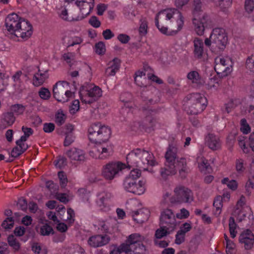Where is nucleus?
Listing matches in <instances>:
<instances>
[{"instance_id": "nucleus-60", "label": "nucleus", "mask_w": 254, "mask_h": 254, "mask_svg": "<svg viewBox=\"0 0 254 254\" xmlns=\"http://www.w3.org/2000/svg\"><path fill=\"white\" fill-rule=\"evenodd\" d=\"M22 130L24 132V135L21 137L23 139L27 140L33 132V129L31 128L25 127H22Z\"/></svg>"}, {"instance_id": "nucleus-14", "label": "nucleus", "mask_w": 254, "mask_h": 254, "mask_svg": "<svg viewBox=\"0 0 254 254\" xmlns=\"http://www.w3.org/2000/svg\"><path fill=\"white\" fill-rule=\"evenodd\" d=\"M229 63L230 61L228 59L221 57L215 58L214 69L220 77H225L231 72L232 66Z\"/></svg>"}, {"instance_id": "nucleus-61", "label": "nucleus", "mask_w": 254, "mask_h": 254, "mask_svg": "<svg viewBox=\"0 0 254 254\" xmlns=\"http://www.w3.org/2000/svg\"><path fill=\"white\" fill-rule=\"evenodd\" d=\"M75 139V136L74 134H70L65 135V139L64 140V144L65 146H68L73 143Z\"/></svg>"}, {"instance_id": "nucleus-58", "label": "nucleus", "mask_w": 254, "mask_h": 254, "mask_svg": "<svg viewBox=\"0 0 254 254\" xmlns=\"http://www.w3.org/2000/svg\"><path fill=\"white\" fill-rule=\"evenodd\" d=\"M201 11V2L200 0H194V9L193 11L194 16H197Z\"/></svg>"}, {"instance_id": "nucleus-35", "label": "nucleus", "mask_w": 254, "mask_h": 254, "mask_svg": "<svg viewBox=\"0 0 254 254\" xmlns=\"http://www.w3.org/2000/svg\"><path fill=\"white\" fill-rule=\"evenodd\" d=\"M222 198L221 196H217L213 202L214 214L216 216H218L221 213V208L222 207Z\"/></svg>"}, {"instance_id": "nucleus-46", "label": "nucleus", "mask_w": 254, "mask_h": 254, "mask_svg": "<svg viewBox=\"0 0 254 254\" xmlns=\"http://www.w3.org/2000/svg\"><path fill=\"white\" fill-rule=\"evenodd\" d=\"M78 194L84 202H88L89 200L90 194L89 191L85 189H80L78 190Z\"/></svg>"}, {"instance_id": "nucleus-31", "label": "nucleus", "mask_w": 254, "mask_h": 254, "mask_svg": "<svg viewBox=\"0 0 254 254\" xmlns=\"http://www.w3.org/2000/svg\"><path fill=\"white\" fill-rule=\"evenodd\" d=\"M187 78L190 82L196 86L202 85L203 83V80L196 71L189 72L187 74Z\"/></svg>"}, {"instance_id": "nucleus-63", "label": "nucleus", "mask_w": 254, "mask_h": 254, "mask_svg": "<svg viewBox=\"0 0 254 254\" xmlns=\"http://www.w3.org/2000/svg\"><path fill=\"white\" fill-rule=\"evenodd\" d=\"M55 126L52 123H46L43 124V130L46 133L52 132L55 129Z\"/></svg>"}, {"instance_id": "nucleus-36", "label": "nucleus", "mask_w": 254, "mask_h": 254, "mask_svg": "<svg viewBox=\"0 0 254 254\" xmlns=\"http://www.w3.org/2000/svg\"><path fill=\"white\" fill-rule=\"evenodd\" d=\"M8 245L11 247L15 252H18L20 249V244L13 235H9L7 239Z\"/></svg>"}, {"instance_id": "nucleus-52", "label": "nucleus", "mask_w": 254, "mask_h": 254, "mask_svg": "<svg viewBox=\"0 0 254 254\" xmlns=\"http://www.w3.org/2000/svg\"><path fill=\"white\" fill-rule=\"evenodd\" d=\"M218 85V79L215 77H211L209 78L205 84L206 88L209 89L216 87Z\"/></svg>"}, {"instance_id": "nucleus-10", "label": "nucleus", "mask_w": 254, "mask_h": 254, "mask_svg": "<svg viewBox=\"0 0 254 254\" xmlns=\"http://www.w3.org/2000/svg\"><path fill=\"white\" fill-rule=\"evenodd\" d=\"M210 38L212 41V47H216L218 49L223 50L227 44V36L223 28H215L213 29Z\"/></svg>"}, {"instance_id": "nucleus-55", "label": "nucleus", "mask_w": 254, "mask_h": 254, "mask_svg": "<svg viewBox=\"0 0 254 254\" xmlns=\"http://www.w3.org/2000/svg\"><path fill=\"white\" fill-rule=\"evenodd\" d=\"M106 51L105 46L103 42H100L95 45V52L98 55H103Z\"/></svg>"}, {"instance_id": "nucleus-48", "label": "nucleus", "mask_w": 254, "mask_h": 254, "mask_svg": "<svg viewBox=\"0 0 254 254\" xmlns=\"http://www.w3.org/2000/svg\"><path fill=\"white\" fill-rule=\"evenodd\" d=\"M226 243V252L227 254H234L236 245L234 242L230 240L225 242Z\"/></svg>"}, {"instance_id": "nucleus-2", "label": "nucleus", "mask_w": 254, "mask_h": 254, "mask_svg": "<svg viewBox=\"0 0 254 254\" xmlns=\"http://www.w3.org/2000/svg\"><path fill=\"white\" fill-rule=\"evenodd\" d=\"M177 152L178 148L176 146L169 145L165 156V165L160 170V174L163 180H167L169 176L175 175L177 171L182 177H185L188 172L186 159L184 158L177 159Z\"/></svg>"}, {"instance_id": "nucleus-8", "label": "nucleus", "mask_w": 254, "mask_h": 254, "mask_svg": "<svg viewBox=\"0 0 254 254\" xmlns=\"http://www.w3.org/2000/svg\"><path fill=\"white\" fill-rule=\"evenodd\" d=\"M69 88L68 82L61 81L57 82L53 87L54 97L59 102L64 103L68 101L73 94Z\"/></svg>"}, {"instance_id": "nucleus-11", "label": "nucleus", "mask_w": 254, "mask_h": 254, "mask_svg": "<svg viewBox=\"0 0 254 254\" xmlns=\"http://www.w3.org/2000/svg\"><path fill=\"white\" fill-rule=\"evenodd\" d=\"M160 221L161 226L169 230H174L177 226L175 215L169 208H165L161 210Z\"/></svg>"}, {"instance_id": "nucleus-32", "label": "nucleus", "mask_w": 254, "mask_h": 254, "mask_svg": "<svg viewBox=\"0 0 254 254\" xmlns=\"http://www.w3.org/2000/svg\"><path fill=\"white\" fill-rule=\"evenodd\" d=\"M196 161L198 164V167L201 172L206 174L209 173L211 170V167L208 164L207 161L203 157H198Z\"/></svg>"}, {"instance_id": "nucleus-25", "label": "nucleus", "mask_w": 254, "mask_h": 254, "mask_svg": "<svg viewBox=\"0 0 254 254\" xmlns=\"http://www.w3.org/2000/svg\"><path fill=\"white\" fill-rule=\"evenodd\" d=\"M208 20V16L204 14L201 19L195 17L193 19L192 23L194 26V30L198 35H202L204 31V23H206Z\"/></svg>"}, {"instance_id": "nucleus-26", "label": "nucleus", "mask_w": 254, "mask_h": 254, "mask_svg": "<svg viewBox=\"0 0 254 254\" xmlns=\"http://www.w3.org/2000/svg\"><path fill=\"white\" fill-rule=\"evenodd\" d=\"M120 60L117 58L109 62L105 69V75L107 76H114L120 68Z\"/></svg>"}, {"instance_id": "nucleus-51", "label": "nucleus", "mask_w": 254, "mask_h": 254, "mask_svg": "<svg viewBox=\"0 0 254 254\" xmlns=\"http://www.w3.org/2000/svg\"><path fill=\"white\" fill-rule=\"evenodd\" d=\"M14 220L12 217H7L2 223L1 226L5 229H10L13 227Z\"/></svg>"}, {"instance_id": "nucleus-64", "label": "nucleus", "mask_w": 254, "mask_h": 254, "mask_svg": "<svg viewBox=\"0 0 254 254\" xmlns=\"http://www.w3.org/2000/svg\"><path fill=\"white\" fill-rule=\"evenodd\" d=\"M89 23L94 28H98L101 25L100 21L95 16L91 17L89 20Z\"/></svg>"}, {"instance_id": "nucleus-62", "label": "nucleus", "mask_w": 254, "mask_h": 254, "mask_svg": "<svg viewBox=\"0 0 254 254\" xmlns=\"http://www.w3.org/2000/svg\"><path fill=\"white\" fill-rule=\"evenodd\" d=\"M26 140V139H23L22 137H20L19 139L16 141L17 146L24 151L26 150L28 147V145L25 143Z\"/></svg>"}, {"instance_id": "nucleus-59", "label": "nucleus", "mask_w": 254, "mask_h": 254, "mask_svg": "<svg viewBox=\"0 0 254 254\" xmlns=\"http://www.w3.org/2000/svg\"><path fill=\"white\" fill-rule=\"evenodd\" d=\"M58 177L60 180L61 186L64 188L67 183V179L66 175L63 172L61 171L58 173Z\"/></svg>"}, {"instance_id": "nucleus-7", "label": "nucleus", "mask_w": 254, "mask_h": 254, "mask_svg": "<svg viewBox=\"0 0 254 254\" xmlns=\"http://www.w3.org/2000/svg\"><path fill=\"white\" fill-rule=\"evenodd\" d=\"M207 99L202 95L195 93L190 95L188 113L191 115H197L201 113L207 105Z\"/></svg>"}, {"instance_id": "nucleus-20", "label": "nucleus", "mask_w": 254, "mask_h": 254, "mask_svg": "<svg viewBox=\"0 0 254 254\" xmlns=\"http://www.w3.org/2000/svg\"><path fill=\"white\" fill-rule=\"evenodd\" d=\"M110 237L106 235H96L90 237L88 240V244L93 248L102 247L108 244Z\"/></svg>"}, {"instance_id": "nucleus-57", "label": "nucleus", "mask_w": 254, "mask_h": 254, "mask_svg": "<svg viewBox=\"0 0 254 254\" xmlns=\"http://www.w3.org/2000/svg\"><path fill=\"white\" fill-rule=\"evenodd\" d=\"M245 9L248 13H251L254 9V0H245Z\"/></svg>"}, {"instance_id": "nucleus-38", "label": "nucleus", "mask_w": 254, "mask_h": 254, "mask_svg": "<svg viewBox=\"0 0 254 254\" xmlns=\"http://www.w3.org/2000/svg\"><path fill=\"white\" fill-rule=\"evenodd\" d=\"M246 193L250 195L252 189H254V173L251 172L249 179L245 185Z\"/></svg>"}, {"instance_id": "nucleus-13", "label": "nucleus", "mask_w": 254, "mask_h": 254, "mask_svg": "<svg viewBox=\"0 0 254 254\" xmlns=\"http://www.w3.org/2000/svg\"><path fill=\"white\" fill-rule=\"evenodd\" d=\"M246 203V197L241 195L236 204L234 213L239 221H242L245 219L247 214L252 213L251 208L247 205Z\"/></svg>"}, {"instance_id": "nucleus-3", "label": "nucleus", "mask_w": 254, "mask_h": 254, "mask_svg": "<svg viewBox=\"0 0 254 254\" xmlns=\"http://www.w3.org/2000/svg\"><path fill=\"white\" fill-rule=\"evenodd\" d=\"M126 159L127 166L129 168L137 167L146 170L148 165H155L153 154L144 149H133L127 155Z\"/></svg>"}, {"instance_id": "nucleus-47", "label": "nucleus", "mask_w": 254, "mask_h": 254, "mask_svg": "<svg viewBox=\"0 0 254 254\" xmlns=\"http://www.w3.org/2000/svg\"><path fill=\"white\" fill-rule=\"evenodd\" d=\"M140 169H134L132 170L126 178H129L131 180L136 181L141 176Z\"/></svg>"}, {"instance_id": "nucleus-53", "label": "nucleus", "mask_w": 254, "mask_h": 254, "mask_svg": "<svg viewBox=\"0 0 254 254\" xmlns=\"http://www.w3.org/2000/svg\"><path fill=\"white\" fill-rule=\"evenodd\" d=\"M246 68L250 71H253L254 70V56L249 57L246 62Z\"/></svg>"}, {"instance_id": "nucleus-29", "label": "nucleus", "mask_w": 254, "mask_h": 254, "mask_svg": "<svg viewBox=\"0 0 254 254\" xmlns=\"http://www.w3.org/2000/svg\"><path fill=\"white\" fill-rule=\"evenodd\" d=\"M0 119L4 128L5 129L13 125L15 122V118L13 113L8 112L3 113Z\"/></svg>"}, {"instance_id": "nucleus-23", "label": "nucleus", "mask_w": 254, "mask_h": 254, "mask_svg": "<svg viewBox=\"0 0 254 254\" xmlns=\"http://www.w3.org/2000/svg\"><path fill=\"white\" fill-rule=\"evenodd\" d=\"M76 4L79 7L82 14V16L80 18V19H82L90 13L94 6V0L78 1L76 2Z\"/></svg>"}, {"instance_id": "nucleus-4", "label": "nucleus", "mask_w": 254, "mask_h": 254, "mask_svg": "<svg viewBox=\"0 0 254 254\" xmlns=\"http://www.w3.org/2000/svg\"><path fill=\"white\" fill-rule=\"evenodd\" d=\"M111 134L110 127L100 123L91 125L88 128L89 139L96 144L106 142L109 139Z\"/></svg>"}, {"instance_id": "nucleus-41", "label": "nucleus", "mask_w": 254, "mask_h": 254, "mask_svg": "<svg viewBox=\"0 0 254 254\" xmlns=\"http://www.w3.org/2000/svg\"><path fill=\"white\" fill-rule=\"evenodd\" d=\"M240 130L245 134L250 132L251 127L245 119H242L240 121Z\"/></svg>"}, {"instance_id": "nucleus-30", "label": "nucleus", "mask_w": 254, "mask_h": 254, "mask_svg": "<svg viewBox=\"0 0 254 254\" xmlns=\"http://www.w3.org/2000/svg\"><path fill=\"white\" fill-rule=\"evenodd\" d=\"M24 76L25 74H22L21 71H17L12 76V78L14 82L13 85L15 89L18 91H21L22 90L23 85L22 78Z\"/></svg>"}, {"instance_id": "nucleus-43", "label": "nucleus", "mask_w": 254, "mask_h": 254, "mask_svg": "<svg viewBox=\"0 0 254 254\" xmlns=\"http://www.w3.org/2000/svg\"><path fill=\"white\" fill-rule=\"evenodd\" d=\"M65 115L63 111H59L56 114L55 122L58 126H61L65 122Z\"/></svg>"}, {"instance_id": "nucleus-1", "label": "nucleus", "mask_w": 254, "mask_h": 254, "mask_svg": "<svg viewBox=\"0 0 254 254\" xmlns=\"http://www.w3.org/2000/svg\"><path fill=\"white\" fill-rule=\"evenodd\" d=\"M155 25L162 33L174 35L182 28L184 18L181 12L177 9L166 8L156 15Z\"/></svg>"}, {"instance_id": "nucleus-9", "label": "nucleus", "mask_w": 254, "mask_h": 254, "mask_svg": "<svg viewBox=\"0 0 254 254\" xmlns=\"http://www.w3.org/2000/svg\"><path fill=\"white\" fill-rule=\"evenodd\" d=\"M174 196L171 197V203H190L194 200L193 193L189 189L182 186L174 189Z\"/></svg>"}, {"instance_id": "nucleus-6", "label": "nucleus", "mask_w": 254, "mask_h": 254, "mask_svg": "<svg viewBox=\"0 0 254 254\" xmlns=\"http://www.w3.org/2000/svg\"><path fill=\"white\" fill-rule=\"evenodd\" d=\"M126 167L125 164L120 161L110 162L101 168V176L107 181H112L119 176L120 172Z\"/></svg>"}, {"instance_id": "nucleus-21", "label": "nucleus", "mask_w": 254, "mask_h": 254, "mask_svg": "<svg viewBox=\"0 0 254 254\" xmlns=\"http://www.w3.org/2000/svg\"><path fill=\"white\" fill-rule=\"evenodd\" d=\"M193 55L195 59L204 61L205 59V53L204 49V42L199 38H195L193 41Z\"/></svg>"}, {"instance_id": "nucleus-17", "label": "nucleus", "mask_w": 254, "mask_h": 254, "mask_svg": "<svg viewBox=\"0 0 254 254\" xmlns=\"http://www.w3.org/2000/svg\"><path fill=\"white\" fill-rule=\"evenodd\" d=\"M111 147L103 146L101 144H97V145L93 147L89 151V155L95 159H105L112 154Z\"/></svg>"}, {"instance_id": "nucleus-5", "label": "nucleus", "mask_w": 254, "mask_h": 254, "mask_svg": "<svg viewBox=\"0 0 254 254\" xmlns=\"http://www.w3.org/2000/svg\"><path fill=\"white\" fill-rule=\"evenodd\" d=\"M102 95L100 88L92 84H85L79 91L81 102L85 104H91L96 101Z\"/></svg>"}, {"instance_id": "nucleus-16", "label": "nucleus", "mask_w": 254, "mask_h": 254, "mask_svg": "<svg viewBox=\"0 0 254 254\" xmlns=\"http://www.w3.org/2000/svg\"><path fill=\"white\" fill-rule=\"evenodd\" d=\"M239 242L245 250H252L254 245V234L249 229L243 231L239 235Z\"/></svg>"}, {"instance_id": "nucleus-49", "label": "nucleus", "mask_w": 254, "mask_h": 254, "mask_svg": "<svg viewBox=\"0 0 254 254\" xmlns=\"http://www.w3.org/2000/svg\"><path fill=\"white\" fill-rule=\"evenodd\" d=\"M40 232L42 235L48 236L51 234H53L54 231L50 225L45 224L41 227Z\"/></svg>"}, {"instance_id": "nucleus-24", "label": "nucleus", "mask_w": 254, "mask_h": 254, "mask_svg": "<svg viewBox=\"0 0 254 254\" xmlns=\"http://www.w3.org/2000/svg\"><path fill=\"white\" fill-rule=\"evenodd\" d=\"M149 213V211L147 209L142 208L132 211L131 215L134 221L138 223H142L148 219Z\"/></svg>"}, {"instance_id": "nucleus-44", "label": "nucleus", "mask_w": 254, "mask_h": 254, "mask_svg": "<svg viewBox=\"0 0 254 254\" xmlns=\"http://www.w3.org/2000/svg\"><path fill=\"white\" fill-rule=\"evenodd\" d=\"M173 230H169L166 228L161 226L160 229H157L155 232V237L157 239H161L162 237L165 236L168 233Z\"/></svg>"}, {"instance_id": "nucleus-12", "label": "nucleus", "mask_w": 254, "mask_h": 254, "mask_svg": "<svg viewBox=\"0 0 254 254\" xmlns=\"http://www.w3.org/2000/svg\"><path fill=\"white\" fill-rule=\"evenodd\" d=\"M145 182L143 180L139 181L137 184L135 181L129 178H125L123 183V187L127 191L141 195L145 190Z\"/></svg>"}, {"instance_id": "nucleus-42", "label": "nucleus", "mask_w": 254, "mask_h": 254, "mask_svg": "<svg viewBox=\"0 0 254 254\" xmlns=\"http://www.w3.org/2000/svg\"><path fill=\"white\" fill-rule=\"evenodd\" d=\"M83 42V39L79 36H73L70 37L67 43V47H73L76 45H79Z\"/></svg>"}, {"instance_id": "nucleus-37", "label": "nucleus", "mask_w": 254, "mask_h": 254, "mask_svg": "<svg viewBox=\"0 0 254 254\" xmlns=\"http://www.w3.org/2000/svg\"><path fill=\"white\" fill-rule=\"evenodd\" d=\"M238 225L236 223L234 218L233 217H230L229 220V229L230 236L232 238H235L237 234V228Z\"/></svg>"}, {"instance_id": "nucleus-50", "label": "nucleus", "mask_w": 254, "mask_h": 254, "mask_svg": "<svg viewBox=\"0 0 254 254\" xmlns=\"http://www.w3.org/2000/svg\"><path fill=\"white\" fill-rule=\"evenodd\" d=\"M40 98L43 100H48L51 97V93L49 90L46 88H42L38 92Z\"/></svg>"}, {"instance_id": "nucleus-56", "label": "nucleus", "mask_w": 254, "mask_h": 254, "mask_svg": "<svg viewBox=\"0 0 254 254\" xmlns=\"http://www.w3.org/2000/svg\"><path fill=\"white\" fill-rule=\"evenodd\" d=\"M67 217L66 218H62L64 221H67L69 223H72L74 222V211L71 209L68 208L66 212Z\"/></svg>"}, {"instance_id": "nucleus-27", "label": "nucleus", "mask_w": 254, "mask_h": 254, "mask_svg": "<svg viewBox=\"0 0 254 254\" xmlns=\"http://www.w3.org/2000/svg\"><path fill=\"white\" fill-rule=\"evenodd\" d=\"M49 75L48 71H43L40 69L36 72L33 76V84L35 86H39L42 85L47 79Z\"/></svg>"}, {"instance_id": "nucleus-22", "label": "nucleus", "mask_w": 254, "mask_h": 254, "mask_svg": "<svg viewBox=\"0 0 254 254\" xmlns=\"http://www.w3.org/2000/svg\"><path fill=\"white\" fill-rule=\"evenodd\" d=\"M66 154L71 161L84 162L85 159V153L81 149L72 148L67 151Z\"/></svg>"}, {"instance_id": "nucleus-39", "label": "nucleus", "mask_w": 254, "mask_h": 254, "mask_svg": "<svg viewBox=\"0 0 254 254\" xmlns=\"http://www.w3.org/2000/svg\"><path fill=\"white\" fill-rule=\"evenodd\" d=\"M216 5L220 7L221 9L225 12L232 4V0H212Z\"/></svg>"}, {"instance_id": "nucleus-18", "label": "nucleus", "mask_w": 254, "mask_h": 254, "mask_svg": "<svg viewBox=\"0 0 254 254\" xmlns=\"http://www.w3.org/2000/svg\"><path fill=\"white\" fill-rule=\"evenodd\" d=\"M32 32V25L30 22L23 18L17 30H16L13 34L17 37H20L24 40H26L31 37Z\"/></svg>"}, {"instance_id": "nucleus-15", "label": "nucleus", "mask_w": 254, "mask_h": 254, "mask_svg": "<svg viewBox=\"0 0 254 254\" xmlns=\"http://www.w3.org/2000/svg\"><path fill=\"white\" fill-rule=\"evenodd\" d=\"M96 205L99 210L103 212L110 210V200L112 197L111 193L105 191L98 192L97 194Z\"/></svg>"}, {"instance_id": "nucleus-33", "label": "nucleus", "mask_w": 254, "mask_h": 254, "mask_svg": "<svg viewBox=\"0 0 254 254\" xmlns=\"http://www.w3.org/2000/svg\"><path fill=\"white\" fill-rule=\"evenodd\" d=\"M144 236L138 233H134L130 235L127 238V242L131 245L137 244H140L144 240Z\"/></svg>"}, {"instance_id": "nucleus-54", "label": "nucleus", "mask_w": 254, "mask_h": 254, "mask_svg": "<svg viewBox=\"0 0 254 254\" xmlns=\"http://www.w3.org/2000/svg\"><path fill=\"white\" fill-rule=\"evenodd\" d=\"M147 22L145 19L141 20V23L139 28V34L144 36L147 32Z\"/></svg>"}, {"instance_id": "nucleus-40", "label": "nucleus", "mask_w": 254, "mask_h": 254, "mask_svg": "<svg viewBox=\"0 0 254 254\" xmlns=\"http://www.w3.org/2000/svg\"><path fill=\"white\" fill-rule=\"evenodd\" d=\"M221 183L227 185V187L232 190H236L238 188V183L236 180H230L228 178H225L222 180Z\"/></svg>"}, {"instance_id": "nucleus-28", "label": "nucleus", "mask_w": 254, "mask_h": 254, "mask_svg": "<svg viewBox=\"0 0 254 254\" xmlns=\"http://www.w3.org/2000/svg\"><path fill=\"white\" fill-rule=\"evenodd\" d=\"M207 146L213 150L219 149L221 147L220 139L218 136L213 134H209L206 138Z\"/></svg>"}, {"instance_id": "nucleus-45", "label": "nucleus", "mask_w": 254, "mask_h": 254, "mask_svg": "<svg viewBox=\"0 0 254 254\" xmlns=\"http://www.w3.org/2000/svg\"><path fill=\"white\" fill-rule=\"evenodd\" d=\"M10 110V112L12 113L18 115L23 114L25 110V108L22 105L15 104L11 106Z\"/></svg>"}, {"instance_id": "nucleus-19", "label": "nucleus", "mask_w": 254, "mask_h": 254, "mask_svg": "<svg viewBox=\"0 0 254 254\" xmlns=\"http://www.w3.org/2000/svg\"><path fill=\"white\" fill-rule=\"evenodd\" d=\"M22 19V18L15 13L9 14L5 20V25L7 30L10 34H13L15 31L17 30Z\"/></svg>"}, {"instance_id": "nucleus-34", "label": "nucleus", "mask_w": 254, "mask_h": 254, "mask_svg": "<svg viewBox=\"0 0 254 254\" xmlns=\"http://www.w3.org/2000/svg\"><path fill=\"white\" fill-rule=\"evenodd\" d=\"M131 97V94L128 92H125L121 95L120 100L124 104V109H129L132 107V104L130 102Z\"/></svg>"}]
</instances>
